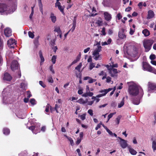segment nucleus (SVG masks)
Masks as SVG:
<instances>
[{
  "instance_id": "8",
  "label": "nucleus",
  "mask_w": 156,
  "mask_h": 156,
  "mask_svg": "<svg viewBox=\"0 0 156 156\" xmlns=\"http://www.w3.org/2000/svg\"><path fill=\"white\" fill-rule=\"evenodd\" d=\"M7 44L10 48H14L16 44L15 40L13 39H11L7 41Z\"/></svg>"
},
{
  "instance_id": "48",
  "label": "nucleus",
  "mask_w": 156,
  "mask_h": 156,
  "mask_svg": "<svg viewBox=\"0 0 156 156\" xmlns=\"http://www.w3.org/2000/svg\"><path fill=\"white\" fill-rule=\"evenodd\" d=\"M118 20H120L122 18V16L121 15L120 13H118L116 16Z\"/></svg>"
},
{
  "instance_id": "60",
  "label": "nucleus",
  "mask_w": 156,
  "mask_h": 156,
  "mask_svg": "<svg viewBox=\"0 0 156 156\" xmlns=\"http://www.w3.org/2000/svg\"><path fill=\"white\" fill-rule=\"evenodd\" d=\"M90 49V48L89 47L85 49L84 50V53H86L88 52Z\"/></svg>"
},
{
  "instance_id": "57",
  "label": "nucleus",
  "mask_w": 156,
  "mask_h": 156,
  "mask_svg": "<svg viewBox=\"0 0 156 156\" xmlns=\"http://www.w3.org/2000/svg\"><path fill=\"white\" fill-rule=\"evenodd\" d=\"M81 56L80 52L79 54L77 55L76 59L79 61L80 58Z\"/></svg>"
},
{
  "instance_id": "29",
  "label": "nucleus",
  "mask_w": 156,
  "mask_h": 156,
  "mask_svg": "<svg viewBox=\"0 0 156 156\" xmlns=\"http://www.w3.org/2000/svg\"><path fill=\"white\" fill-rule=\"evenodd\" d=\"M65 8V6H60L58 7V9L59 10L60 12H62V14L63 15H65V13L64 12V9Z\"/></svg>"
},
{
  "instance_id": "30",
  "label": "nucleus",
  "mask_w": 156,
  "mask_h": 156,
  "mask_svg": "<svg viewBox=\"0 0 156 156\" xmlns=\"http://www.w3.org/2000/svg\"><path fill=\"white\" fill-rule=\"evenodd\" d=\"M102 47L101 46H99L97 47L94 51V52L99 53V52L101 51Z\"/></svg>"
},
{
  "instance_id": "9",
  "label": "nucleus",
  "mask_w": 156,
  "mask_h": 156,
  "mask_svg": "<svg viewBox=\"0 0 156 156\" xmlns=\"http://www.w3.org/2000/svg\"><path fill=\"white\" fill-rule=\"evenodd\" d=\"M118 138L120 140V144L121 146L123 148H126L127 146L126 141L120 137H118Z\"/></svg>"
},
{
  "instance_id": "31",
  "label": "nucleus",
  "mask_w": 156,
  "mask_h": 156,
  "mask_svg": "<svg viewBox=\"0 0 156 156\" xmlns=\"http://www.w3.org/2000/svg\"><path fill=\"white\" fill-rule=\"evenodd\" d=\"M38 5L39 7V9L40 12L42 14H43V5L42 3H38Z\"/></svg>"
},
{
  "instance_id": "44",
  "label": "nucleus",
  "mask_w": 156,
  "mask_h": 156,
  "mask_svg": "<svg viewBox=\"0 0 156 156\" xmlns=\"http://www.w3.org/2000/svg\"><path fill=\"white\" fill-rule=\"evenodd\" d=\"M27 97L28 98H30L32 96V94L30 91H28L27 92Z\"/></svg>"
},
{
  "instance_id": "18",
  "label": "nucleus",
  "mask_w": 156,
  "mask_h": 156,
  "mask_svg": "<svg viewBox=\"0 0 156 156\" xmlns=\"http://www.w3.org/2000/svg\"><path fill=\"white\" fill-rule=\"evenodd\" d=\"M3 132L4 134L6 135H8L10 133V130L8 128H4L3 129Z\"/></svg>"
},
{
  "instance_id": "63",
  "label": "nucleus",
  "mask_w": 156,
  "mask_h": 156,
  "mask_svg": "<svg viewBox=\"0 0 156 156\" xmlns=\"http://www.w3.org/2000/svg\"><path fill=\"white\" fill-rule=\"evenodd\" d=\"M81 140V138L77 140L76 141V144L77 145H78L80 143Z\"/></svg>"
},
{
  "instance_id": "58",
  "label": "nucleus",
  "mask_w": 156,
  "mask_h": 156,
  "mask_svg": "<svg viewBox=\"0 0 156 156\" xmlns=\"http://www.w3.org/2000/svg\"><path fill=\"white\" fill-rule=\"evenodd\" d=\"M116 105V103L115 102H112L111 104V106L113 107H115Z\"/></svg>"
},
{
  "instance_id": "47",
  "label": "nucleus",
  "mask_w": 156,
  "mask_h": 156,
  "mask_svg": "<svg viewBox=\"0 0 156 156\" xmlns=\"http://www.w3.org/2000/svg\"><path fill=\"white\" fill-rule=\"evenodd\" d=\"M102 21L100 20H97L96 22V23L98 24L99 26H100L102 25Z\"/></svg>"
},
{
  "instance_id": "24",
  "label": "nucleus",
  "mask_w": 156,
  "mask_h": 156,
  "mask_svg": "<svg viewBox=\"0 0 156 156\" xmlns=\"http://www.w3.org/2000/svg\"><path fill=\"white\" fill-rule=\"evenodd\" d=\"M124 99H125V98L123 97L122 98V101H121V102H120V103L118 105V108H120L121 107H122V106H123V105H124V101H125Z\"/></svg>"
},
{
  "instance_id": "6",
  "label": "nucleus",
  "mask_w": 156,
  "mask_h": 156,
  "mask_svg": "<svg viewBox=\"0 0 156 156\" xmlns=\"http://www.w3.org/2000/svg\"><path fill=\"white\" fill-rule=\"evenodd\" d=\"M7 5L4 3H0V12H3L9 9Z\"/></svg>"
},
{
  "instance_id": "7",
  "label": "nucleus",
  "mask_w": 156,
  "mask_h": 156,
  "mask_svg": "<svg viewBox=\"0 0 156 156\" xmlns=\"http://www.w3.org/2000/svg\"><path fill=\"white\" fill-rule=\"evenodd\" d=\"M11 67L12 70L13 71L18 69L19 64L16 60H14L12 62Z\"/></svg>"
},
{
  "instance_id": "50",
  "label": "nucleus",
  "mask_w": 156,
  "mask_h": 156,
  "mask_svg": "<svg viewBox=\"0 0 156 156\" xmlns=\"http://www.w3.org/2000/svg\"><path fill=\"white\" fill-rule=\"evenodd\" d=\"M135 29L133 30V29H132L131 28L130 29V31H129V34L131 35H133V34H134V33L135 32Z\"/></svg>"
},
{
  "instance_id": "43",
  "label": "nucleus",
  "mask_w": 156,
  "mask_h": 156,
  "mask_svg": "<svg viewBox=\"0 0 156 156\" xmlns=\"http://www.w3.org/2000/svg\"><path fill=\"white\" fill-rule=\"evenodd\" d=\"M155 58V55L154 54H151L150 56V58L152 60H154Z\"/></svg>"
},
{
  "instance_id": "22",
  "label": "nucleus",
  "mask_w": 156,
  "mask_h": 156,
  "mask_svg": "<svg viewBox=\"0 0 156 156\" xmlns=\"http://www.w3.org/2000/svg\"><path fill=\"white\" fill-rule=\"evenodd\" d=\"M50 18H51L52 22L53 23H55L56 21V17L54 15V14L53 13H51Z\"/></svg>"
},
{
  "instance_id": "45",
  "label": "nucleus",
  "mask_w": 156,
  "mask_h": 156,
  "mask_svg": "<svg viewBox=\"0 0 156 156\" xmlns=\"http://www.w3.org/2000/svg\"><path fill=\"white\" fill-rule=\"evenodd\" d=\"M39 84L43 88H45L46 86V85L43 83V82L42 81H39Z\"/></svg>"
},
{
  "instance_id": "2",
  "label": "nucleus",
  "mask_w": 156,
  "mask_h": 156,
  "mask_svg": "<svg viewBox=\"0 0 156 156\" xmlns=\"http://www.w3.org/2000/svg\"><path fill=\"white\" fill-rule=\"evenodd\" d=\"M143 69L144 71H147L156 74V69L152 67L148 63L145 62H142Z\"/></svg>"
},
{
  "instance_id": "4",
  "label": "nucleus",
  "mask_w": 156,
  "mask_h": 156,
  "mask_svg": "<svg viewBox=\"0 0 156 156\" xmlns=\"http://www.w3.org/2000/svg\"><path fill=\"white\" fill-rule=\"evenodd\" d=\"M155 91L156 92V84L151 82H149L148 84V91L151 93Z\"/></svg>"
},
{
  "instance_id": "54",
  "label": "nucleus",
  "mask_w": 156,
  "mask_h": 156,
  "mask_svg": "<svg viewBox=\"0 0 156 156\" xmlns=\"http://www.w3.org/2000/svg\"><path fill=\"white\" fill-rule=\"evenodd\" d=\"M78 61L76 59V60H75L74 61H73L72 63H71V64L70 65V66H71L75 64Z\"/></svg>"
},
{
  "instance_id": "32",
  "label": "nucleus",
  "mask_w": 156,
  "mask_h": 156,
  "mask_svg": "<svg viewBox=\"0 0 156 156\" xmlns=\"http://www.w3.org/2000/svg\"><path fill=\"white\" fill-rule=\"evenodd\" d=\"M20 88L23 90H26L27 89L26 86V84L23 83H21Z\"/></svg>"
},
{
  "instance_id": "12",
  "label": "nucleus",
  "mask_w": 156,
  "mask_h": 156,
  "mask_svg": "<svg viewBox=\"0 0 156 156\" xmlns=\"http://www.w3.org/2000/svg\"><path fill=\"white\" fill-rule=\"evenodd\" d=\"M3 80L7 81H10L12 79L11 76L8 73H4Z\"/></svg>"
},
{
  "instance_id": "51",
  "label": "nucleus",
  "mask_w": 156,
  "mask_h": 156,
  "mask_svg": "<svg viewBox=\"0 0 156 156\" xmlns=\"http://www.w3.org/2000/svg\"><path fill=\"white\" fill-rule=\"evenodd\" d=\"M94 66V64L93 63H91L90 65L89 69L90 70H91Z\"/></svg>"
},
{
  "instance_id": "15",
  "label": "nucleus",
  "mask_w": 156,
  "mask_h": 156,
  "mask_svg": "<svg viewBox=\"0 0 156 156\" xmlns=\"http://www.w3.org/2000/svg\"><path fill=\"white\" fill-rule=\"evenodd\" d=\"M112 72L114 74L117 73H118L117 69L115 68H111V70L109 71V73L111 74V76L112 77H114L115 76H117L116 75L113 74Z\"/></svg>"
},
{
  "instance_id": "40",
  "label": "nucleus",
  "mask_w": 156,
  "mask_h": 156,
  "mask_svg": "<svg viewBox=\"0 0 156 156\" xmlns=\"http://www.w3.org/2000/svg\"><path fill=\"white\" fill-rule=\"evenodd\" d=\"M106 128H105L107 132L111 136H112L113 135V133L112 132L110 131L109 129H108L107 127H106Z\"/></svg>"
},
{
  "instance_id": "61",
  "label": "nucleus",
  "mask_w": 156,
  "mask_h": 156,
  "mask_svg": "<svg viewBox=\"0 0 156 156\" xmlns=\"http://www.w3.org/2000/svg\"><path fill=\"white\" fill-rule=\"evenodd\" d=\"M132 9V8L130 7H128V8H126L125 9V11L127 12L130 11L131 9Z\"/></svg>"
},
{
  "instance_id": "3",
  "label": "nucleus",
  "mask_w": 156,
  "mask_h": 156,
  "mask_svg": "<svg viewBox=\"0 0 156 156\" xmlns=\"http://www.w3.org/2000/svg\"><path fill=\"white\" fill-rule=\"evenodd\" d=\"M153 43L154 41L152 40L147 39L144 40L143 45L146 51H148L150 50Z\"/></svg>"
},
{
  "instance_id": "17",
  "label": "nucleus",
  "mask_w": 156,
  "mask_h": 156,
  "mask_svg": "<svg viewBox=\"0 0 156 156\" xmlns=\"http://www.w3.org/2000/svg\"><path fill=\"white\" fill-rule=\"evenodd\" d=\"M36 128V126H31L29 127L28 128V129L31 130L33 133L34 134H36L40 132V130H39V131H38V130H37V131H36L35 130V129Z\"/></svg>"
},
{
  "instance_id": "10",
  "label": "nucleus",
  "mask_w": 156,
  "mask_h": 156,
  "mask_svg": "<svg viewBox=\"0 0 156 156\" xmlns=\"http://www.w3.org/2000/svg\"><path fill=\"white\" fill-rule=\"evenodd\" d=\"M142 97L140 96V97L138 96L137 97H133L132 98V103L134 105H138L140 103V98Z\"/></svg>"
},
{
  "instance_id": "39",
  "label": "nucleus",
  "mask_w": 156,
  "mask_h": 156,
  "mask_svg": "<svg viewBox=\"0 0 156 156\" xmlns=\"http://www.w3.org/2000/svg\"><path fill=\"white\" fill-rule=\"evenodd\" d=\"M82 63H80L79 65L76 67L75 69L79 72Z\"/></svg>"
},
{
  "instance_id": "33",
  "label": "nucleus",
  "mask_w": 156,
  "mask_h": 156,
  "mask_svg": "<svg viewBox=\"0 0 156 156\" xmlns=\"http://www.w3.org/2000/svg\"><path fill=\"white\" fill-rule=\"evenodd\" d=\"M54 31L58 33H60L61 32V31L60 28L59 27H56L55 28L54 30Z\"/></svg>"
},
{
  "instance_id": "23",
  "label": "nucleus",
  "mask_w": 156,
  "mask_h": 156,
  "mask_svg": "<svg viewBox=\"0 0 156 156\" xmlns=\"http://www.w3.org/2000/svg\"><path fill=\"white\" fill-rule=\"evenodd\" d=\"M129 151L130 154L132 155H136L137 153V152L132 148H129Z\"/></svg>"
},
{
  "instance_id": "5",
  "label": "nucleus",
  "mask_w": 156,
  "mask_h": 156,
  "mask_svg": "<svg viewBox=\"0 0 156 156\" xmlns=\"http://www.w3.org/2000/svg\"><path fill=\"white\" fill-rule=\"evenodd\" d=\"M112 90V88H109L108 89H104L103 90H100L99 92L100 93H102V94H98V95L96 96L97 98H100L101 97L104 96L106 95V94L109 91Z\"/></svg>"
},
{
  "instance_id": "25",
  "label": "nucleus",
  "mask_w": 156,
  "mask_h": 156,
  "mask_svg": "<svg viewBox=\"0 0 156 156\" xmlns=\"http://www.w3.org/2000/svg\"><path fill=\"white\" fill-rule=\"evenodd\" d=\"M47 80L48 82L51 83H53L54 82L53 80L51 75H50L48 76Z\"/></svg>"
},
{
  "instance_id": "34",
  "label": "nucleus",
  "mask_w": 156,
  "mask_h": 156,
  "mask_svg": "<svg viewBox=\"0 0 156 156\" xmlns=\"http://www.w3.org/2000/svg\"><path fill=\"white\" fill-rule=\"evenodd\" d=\"M78 103L80 104H84L86 103H87V101H85L83 99H79L77 101Z\"/></svg>"
},
{
  "instance_id": "16",
  "label": "nucleus",
  "mask_w": 156,
  "mask_h": 156,
  "mask_svg": "<svg viewBox=\"0 0 156 156\" xmlns=\"http://www.w3.org/2000/svg\"><path fill=\"white\" fill-rule=\"evenodd\" d=\"M39 54L41 59L40 65H42L43 64V63L44 61V59L43 56L42 51L41 50L39 51Z\"/></svg>"
},
{
  "instance_id": "20",
  "label": "nucleus",
  "mask_w": 156,
  "mask_h": 156,
  "mask_svg": "<svg viewBox=\"0 0 156 156\" xmlns=\"http://www.w3.org/2000/svg\"><path fill=\"white\" fill-rule=\"evenodd\" d=\"M76 21L75 19L73 20V26L72 28L69 30V31H71V32H73L75 29L76 27Z\"/></svg>"
},
{
  "instance_id": "26",
  "label": "nucleus",
  "mask_w": 156,
  "mask_h": 156,
  "mask_svg": "<svg viewBox=\"0 0 156 156\" xmlns=\"http://www.w3.org/2000/svg\"><path fill=\"white\" fill-rule=\"evenodd\" d=\"M118 36L119 38L122 39L126 37V36L125 35L121 32L119 33Z\"/></svg>"
},
{
  "instance_id": "41",
  "label": "nucleus",
  "mask_w": 156,
  "mask_h": 156,
  "mask_svg": "<svg viewBox=\"0 0 156 156\" xmlns=\"http://www.w3.org/2000/svg\"><path fill=\"white\" fill-rule=\"evenodd\" d=\"M80 117V119L82 120H83L86 119V114H83L82 115H79Z\"/></svg>"
},
{
  "instance_id": "49",
  "label": "nucleus",
  "mask_w": 156,
  "mask_h": 156,
  "mask_svg": "<svg viewBox=\"0 0 156 156\" xmlns=\"http://www.w3.org/2000/svg\"><path fill=\"white\" fill-rule=\"evenodd\" d=\"M95 81L96 80L93 79L90 77V80H88V83H92L93 82H95Z\"/></svg>"
},
{
  "instance_id": "28",
  "label": "nucleus",
  "mask_w": 156,
  "mask_h": 156,
  "mask_svg": "<svg viewBox=\"0 0 156 156\" xmlns=\"http://www.w3.org/2000/svg\"><path fill=\"white\" fill-rule=\"evenodd\" d=\"M122 117V116L121 115H119L118 116L116 119L115 122L116 124L117 125H119V122L120 120Z\"/></svg>"
},
{
  "instance_id": "53",
  "label": "nucleus",
  "mask_w": 156,
  "mask_h": 156,
  "mask_svg": "<svg viewBox=\"0 0 156 156\" xmlns=\"http://www.w3.org/2000/svg\"><path fill=\"white\" fill-rule=\"evenodd\" d=\"M88 113L91 115L92 116L93 115V111L91 109H89L88 111Z\"/></svg>"
},
{
  "instance_id": "64",
  "label": "nucleus",
  "mask_w": 156,
  "mask_h": 156,
  "mask_svg": "<svg viewBox=\"0 0 156 156\" xmlns=\"http://www.w3.org/2000/svg\"><path fill=\"white\" fill-rule=\"evenodd\" d=\"M151 63L155 66H156V61L154 60H151Z\"/></svg>"
},
{
  "instance_id": "59",
  "label": "nucleus",
  "mask_w": 156,
  "mask_h": 156,
  "mask_svg": "<svg viewBox=\"0 0 156 156\" xmlns=\"http://www.w3.org/2000/svg\"><path fill=\"white\" fill-rule=\"evenodd\" d=\"M88 94V96L91 97L93 95V93L90 92H87Z\"/></svg>"
},
{
  "instance_id": "11",
  "label": "nucleus",
  "mask_w": 156,
  "mask_h": 156,
  "mask_svg": "<svg viewBox=\"0 0 156 156\" xmlns=\"http://www.w3.org/2000/svg\"><path fill=\"white\" fill-rule=\"evenodd\" d=\"M105 20L107 21H110L112 18V15L107 12H105L104 13Z\"/></svg>"
},
{
  "instance_id": "1",
  "label": "nucleus",
  "mask_w": 156,
  "mask_h": 156,
  "mask_svg": "<svg viewBox=\"0 0 156 156\" xmlns=\"http://www.w3.org/2000/svg\"><path fill=\"white\" fill-rule=\"evenodd\" d=\"M129 94L133 96H136L140 92V95L142 97L143 94V91L142 89L139 88L137 86L133 85L129 86Z\"/></svg>"
},
{
  "instance_id": "52",
  "label": "nucleus",
  "mask_w": 156,
  "mask_h": 156,
  "mask_svg": "<svg viewBox=\"0 0 156 156\" xmlns=\"http://www.w3.org/2000/svg\"><path fill=\"white\" fill-rule=\"evenodd\" d=\"M111 78L109 76H108L106 78V82L107 83H109L111 80Z\"/></svg>"
},
{
  "instance_id": "36",
  "label": "nucleus",
  "mask_w": 156,
  "mask_h": 156,
  "mask_svg": "<svg viewBox=\"0 0 156 156\" xmlns=\"http://www.w3.org/2000/svg\"><path fill=\"white\" fill-rule=\"evenodd\" d=\"M35 100L34 98H31L30 99V102L33 105H34L36 104Z\"/></svg>"
},
{
  "instance_id": "14",
  "label": "nucleus",
  "mask_w": 156,
  "mask_h": 156,
  "mask_svg": "<svg viewBox=\"0 0 156 156\" xmlns=\"http://www.w3.org/2000/svg\"><path fill=\"white\" fill-rule=\"evenodd\" d=\"M148 14L147 18V19H150L153 18L154 16V12L151 10H150L148 12Z\"/></svg>"
},
{
  "instance_id": "19",
  "label": "nucleus",
  "mask_w": 156,
  "mask_h": 156,
  "mask_svg": "<svg viewBox=\"0 0 156 156\" xmlns=\"http://www.w3.org/2000/svg\"><path fill=\"white\" fill-rule=\"evenodd\" d=\"M142 33L145 37L149 36L150 35V32L147 29L144 30L142 32Z\"/></svg>"
},
{
  "instance_id": "13",
  "label": "nucleus",
  "mask_w": 156,
  "mask_h": 156,
  "mask_svg": "<svg viewBox=\"0 0 156 156\" xmlns=\"http://www.w3.org/2000/svg\"><path fill=\"white\" fill-rule=\"evenodd\" d=\"M4 34L7 37H9L12 35L11 30L9 28H6L4 30Z\"/></svg>"
},
{
  "instance_id": "35",
  "label": "nucleus",
  "mask_w": 156,
  "mask_h": 156,
  "mask_svg": "<svg viewBox=\"0 0 156 156\" xmlns=\"http://www.w3.org/2000/svg\"><path fill=\"white\" fill-rule=\"evenodd\" d=\"M56 58V55H54L52 57L51 60L53 64H55V63Z\"/></svg>"
},
{
  "instance_id": "46",
  "label": "nucleus",
  "mask_w": 156,
  "mask_h": 156,
  "mask_svg": "<svg viewBox=\"0 0 156 156\" xmlns=\"http://www.w3.org/2000/svg\"><path fill=\"white\" fill-rule=\"evenodd\" d=\"M49 69L50 71H51L53 74H54L55 72L54 70L53 69V66L51 65L49 68Z\"/></svg>"
},
{
  "instance_id": "42",
  "label": "nucleus",
  "mask_w": 156,
  "mask_h": 156,
  "mask_svg": "<svg viewBox=\"0 0 156 156\" xmlns=\"http://www.w3.org/2000/svg\"><path fill=\"white\" fill-rule=\"evenodd\" d=\"M101 32L102 33L101 34L105 36L106 35L105 28V27H104L102 28Z\"/></svg>"
},
{
  "instance_id": "38",
  "label": "nucleus",
  "mask_w": 156,
  "mask_h": 156,
  "mask_svg": "<svg viewBox=\"0 0 156 156\" xmlns=\"http://www.w3.org/2000/svg\"><path fill=\"white\" fill-rule=\"evenodd\" d=\"M29 37L31 38H33L34 37V34L31 31H29L28 33Z\"/></svg>"
},
{
  "instance_id": "62",
  "label": "nucleus",
  "mask_w": 156,
  "mask_h": 156,
  "mask_svg": "<svg viewBox=\"0 0 156 156\" xmlns=\"http://www.w3.org/2000/svg\"><path fill=\"white\" fill-rule=\"evenodd\" d=\"M51 44L52 46H54L55 44V40L51 41Z\"/></svg>"
},
{
  "instance_id": "27",
  "label": "nucleus",
  "mask_w": 156,
  "mask_h": 156,
  "mask_svg": "<svg viewBox=\"0 0 156 156\" xmlns=\"http://www.w3.org/2000/svg\"><path fill=\"white\" fill-rule=\"evenodd\" d=\"M152 148L154 151L156 150V141L155 140H153L152 142Z\"/></svg>"
},
{
  "instance_id": "21",
  "label": "nucleus",
  "mask_w": 156,
  "mask_h": 156,
  "mask_svg": "<svg viewBox=\"0 0 156 156\" xmlns=\"http://www.w3.org/2000/svg\"><path fill=\"white\" fill-rule=\"evenodd\" d=\"M93 55L94 56V59L96 60H98L100 57L99 53L94 52L93 53Z\"/></svg>"
},
{
  "instance_id": "37",
  "label": "nucleus",
  "mask_w": 156,
  "mask_h": 156,
  "mask_svg": "<svg viewBox=\"0 0 156 156\" xmlns=\"http://www.w3.org/2000/svg\"><path fill=\"white\" fill-rule=\"evenodd\" d=\"M116 113L115 112L110 113L108 116V119L107 122H108L110 119L113 116V115Z\"/></svg>"
},
{
  "instance_id": "55",
  "label": "nucleus",
  "mask_w": 156,
  "mask_h": 156,
  "mask_svg": "<svg viewBox=\"0 0 156 156\" xmlns=\"http://www.w3.org/2000/svg\"><path fill=\"white\" fill-rule=\"evenodd\" d=\"M78 93L80 95L82 94L83 93V89H79L78 91Z\"/></svg>"
},
{
  "instance_id": "56",
  "label": "nucleus",
  "mask_w": 156,
  "mask_h": 156,
  "mask_svg": "<svg viewBox=\"0 0 156 156\" xmlns=\"http://www.w3.org/2000/svg\"><path fill=\"white\" fill-rule=\"evenodd\" d=\"M101 124L99 123L98 124L97 126L95 127V130H97L98 129L101 127Z\"/></svg>"
}]
</instances>
